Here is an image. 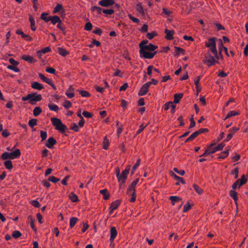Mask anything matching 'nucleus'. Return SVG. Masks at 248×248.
Instances as JSON below:
<instances>
[{"label": "nucleus", "instance_id": "1", "mask_svg": "<svg viewBox=\"0 0 248 248\" xmlns=\"http://www.w3.org/2000/svg\"><path fill=\"white\" fill-rule=\"evenodd\" d=\"M148 43V40H143L140 44L139 47L140 48V57H143L145 59H152L154 56L156 54L157 51H155L153 52H150L147 51H144V48L146 46L147 44Z\"/></svg>", "mask_w": 248, "mask_h": 248}, {"label": "nucleus", "instance_id": "2", "mask_svg": "<svg viewBox=\"0 0 248 248\" xmlns=\"http://www.w3.org/2000/svg\"><path fill=\"white\" fill-rule=\"evenodd\" d=\"M130 170V168H127L122 171L120 174V170L118 167L116 168V174L118 178V182L120 183V187L122 186V185L124 184L127 179V176Z\"/></svg>", "mask_w": 248, "mask_h": 248}, {"label": "nucleus", "instance_id": "3", "mask_svg": "<svg viewBox=\"0 0 248 248\" xmlns=\"http://www.w3.org/2000/svg\"><path fill=\"white\" fill-rule=\"evenodd\" d=\"M42 99L41 94H37V93L28 94L22 98L23 101L29 100V103L31 105H35L36 102L40 101Z\"/></svg>", "mask_w": 248, "mask_h": 248}, {"label": "nucleus", "instance_id": "4", "mask_svg": "<svg viewBox=\"0 0 248 248\" xmlns=\"http://www.w3.org/2000/svg\"><path fill=\"white\" fill-rule=\"evenodd\" d=\"M139 178H137L133 181L127 190V194L132 196V197L130 200V202H134L136 200V186L139 182Z\"/></svg>", "mask_w": 248, "mask_h": 248}, {"label": "nucleus", "instance_id": "5", "mask_svg": "<svg viewBox=\"0 0 248 248\" xmlns=\"http://www.w3.org/2000/svg\"><path fill=\"white\" fill-rule=\"evenodd\" d=\"M216 38L215 37L210 38L208 39V42L205 43V46L209 47L211 51L213 53L214 57L217 60L219 59L217 55V51L216 48Z\"/></svg>", "mask_w": 248, "mask_h": 248}, {"label": "nucleus", "instance_id": "6", "mask_svg": "<svg viewBox=\"0 0 248 248\" xmlns=\"http://www.w3.org/2000/svg\"><path fill=\"white\" fill-rule=\"evenodd\" d=\"M21 155V152L19 149H16L14 152L11 153L4 152L1 156V158L3 160L14 159L18 158Z\"/></svg>", "mask_w": 248, "mask_h": 248}, {"label": "nucleus", "instance_id": "7", "mask_svg": "<svg viewBox=\"0 0 248 248\" xmlns=\"http://www.w3.org/2000/svg\"><path fill=\"white\" fill-rule=\"evenodd\" d=\"M216 57L212 56L209 52H208L205 56V59L203 61V62L206 64L208 67L214 65L216 63H217L218 61L215 59Z\"/></svg>", "mask_w": 248, "mask_h": 248}, {"label": "nucleus", "instance_id": "8", "mask_svg": "<svg viewBox=\"0 0 248 248\" xmlns=\"http://www.w3.org/2000/svg\"><path fill=\"white\" fill-rule=\"evenodd\" d=\"M151 84V82H148L143 84L140 88L138 93V94L140 96H143L145 95L147 93L148 91L149 87Z\"/></svg>", "mask_w": 248, "mask_h": 248}, {"label": "nucleus", "instance_id": "9", "mask_svg": "<svg viewBox=\"0 0 248 248\" xmlns=\"http://www.w3.org/2000/svg\"><path fill=\"white\" fill-rule=\"evenodd\" d=\"M56 140L54 138L50 137L48 138L46 141V146L49 149H52L53 148V146L56 143Z\"/></svg>", "mask_w": 248, "mask_h": 248}, {"label": "nucleus", "instance_id": "10", "mask_svg": "<svg viewBox=\"0 0 248 248\" xmlns=\"http://www.w3.org/2000/svg\"><path fill=\"white\" fill-rule=\"evenodd\" d=\"M114 3V0H101L99 2V5L104 7H108Z\"/></svg>", "mask_w": 248, "mask_h": 248}, {"label": "nucleus", "instance_id": "11", "mask_svg": "<svg viewBox=\"0 0 248 248\" xmlns=\"http://www.w3.org/2000/svg\"><path fill=\"white\" fill-rule=\"evenodd\" d=\"M164 32L166 34L165 38L169 40H171L173 39V35L174 34V31L173 30H169L165 29Z\"/></svg>", "mask_w": 248, "mask_h": 248}, {"label": "nucleus", "instance_id": "12", "mask_svg": "<svg viewBox=\"0 0 248 248\" xmlns=\"http://www.w3.org/2000/svg\"><path fill=\"white\" fill-rule=\"evenodd\" d=\"M117 235V230L114 227H111L110 228V240L113 242Z\"/></svg>", "mask_w": 248, "mask_h": 248}, {"label": "nucleus", "instance_id": "13", "mask_svg": "<svg viewBox=\"0 0 248 248\" xmlns=\"http://www.w3.org/2000/svg\"><path fill=\"white\" fill-rule=\"evenodd\" d=\"M49 19L53 25L56 24L57 23L59 24L62 23V20L60 17L57 16H50Z\"/></svg>", "mask_w": 248, "mask_h": 248}, {"label": "nucleus", "instance_id": "14", "mask_svg": "<svg viewBox=\"0 0 248 248\" xmlns=\"http://www.w3.org/2000/svg\"><path fill=\"white\" fill-rule=\"evenodd\" d=\"M21 59L28 62L30 63H32L36 62V60H35L33 57L29 55H23L22 56Z\"/></svg>", "mask_w": 248, "mask_h": 248}, {"label": "nucleus", "instance_id": "15", "mask_svg": "<svg viewBox=\"0 0 248 248\" xmlns=\"http://www.w3.org/2000/svg\"><path fill=\"white\" fill-rule=\"evenodd\" d=\"M31 87L34 89L41 90L44 88L42 84H40L37 82H33L31 83Z\"/></svg>", "mask_w": 248, "mask_h": 248}, {"label": "nucleus", "instance_id": "16", "mask_svg": "<svg viewBox=\"0 0 248 248\" xmlns=\"http://www.w3.org/2000/svg\"><path fill=\"white\" fill-rule=\"evenodd\" d=\"M58 51L59 54L63 57H65L69 54V52L66 50V49L62 47H58Z\"/></svg>", "mask_w": 248, "mask_h": 248}, {"label": "nucleus", "instance_id": "17", "mask_svg": "<svg viewBox=\"0 0 248 248\" xmlns=\"http://www.w3.org/2000/svg\"><path fill=\"white\" fill-rule=\"evenodd\" d=\"M100 193L103 194V198L105 200H107L109 199L110 197V194L107 189L101 190L100 191Z\"/></svg>", "mask_w": 248, "mask_h": 248}, {"label": "nucleus", "instance_id": "18", "mask_svg": "<svg viewBox=\"0 0 248 248\" xmlns=\"http://www.w3.org/2000/svg\"><path fill=\"white\" fill-rule=\"evenodd\" d=\"M157 46L154 45L152 44H149L148 45L146 46L144 48V51L149 50L151 51H154L157 48Z\"/></svg>", "mask_w": 248, "mask_h": 248}, {"label": "nucleus", "instance_id": "19", "mask_svg": "<svg viewBox=\"0 0 248 248\" xmlns=\"http://www.w3.org/2000/svg\"><path fill=\"white\" fill-rule=\"evenodd\" d=\"M51 121L52 122V124L55 126V128L57 127L60 124H61L62 122L61 120L57 118H52L51 119Z\"/></svg>", "mask_w": 248, "mask_h": 248}, {"label": "nucleus", "instance_id": "20", "mask_svg": "<svg viewBox=\"0 0 248 248\" xmlns=\"http://www.w3.org/2000/svg\"><path fill=\"white\" fill-rule=\"evenodd\" d=\"M51 121L52 122V124L55 126V128L57 127L60 124H61L62 122L61 120L57 118H52L51 119Z\"/></svg>", "mask_w": 248, "mask_h": 248}, {"label": "nucleus", "instance_id": "21", "mask_svg": "<svg viewBox=\"0 0 248 248\" xmlns=\"http://www.w3.org/2000/svg\"><path fill=\"white\" fill-rule=\"evenodd\" d=\"M170 175L174 178L175 179L179 180L183 185L186 184V182L183 178L175 174L173 172H170Z\"/></svg>", "mask_w": 248, "mask_h": 248}, {"label": "nucleus", "instance_id": "22", "mask_svg": "<svg viewBox=\"0 0 248 248\" xmlns=\"http://www.w3.org/2000/svg\"><path fill=\"white\" fill-rule=\"evenodd\" d=\"M120 203V200L115 201L111 203L109 208H112V210L116 209L119 206Z\"/></svg>", "mask_w": 248, "mask_h": 248}, {"label": "nucleus", "instance_id": "23", "mask_svg": "<svg viewBox=\"0 0 248 248\" xmlns=\"http://www.w3.org/2000/svg\"><path fill=\"white\" fill-rule=\"evenodd\" d=\"M183 93H176L174 95L173 102L175 104L178 103L180 99L183 97Z\"/></svg>", "mask_w": 248, "mask_h": 248}, {"label": "nucleus", "instance_id": "24", "mask_svg": "<svg viewBox=\"0 0 248 248\" xmlns=\"http://www.w3.org/2000/svg\"><path fill=\"white\" fill-rule=\"evenodd\" d=\"M237 180H239V187L242 186V185L245 184L247 182V178L246 177L245 175L243 174L241 179H239Z\"/></svg>", "mask_w": 248, "mask_h": 248}, {"label": "nucleus", "instance_id": "25", "mask_svg": "<svg viewBox=\"0 0 248 248\" xmlns=\"http://www.w3.org/2000/svg\"><path fill=\"white\" fill-rule=\"evenodd\" d=\"M55 129L63 133L65 131V130L67 129V127L62 123L57 127H56Z\"/></svg>", "mask_w": 248, "mask_h": 248}, {"label": "nucleus", "instance_id": "26", "mask_svg": "<svg viewBox=\"0 0 248 248\" xmlns=\"http://www.w3.org/2000/svg\"><path fill=\"white\" fill-rule=\"evenodd\" d=\"M199 136L198 133H197V131L192 134L186 140L185 142H187L193 140L195 139L197 137Z\"/></svg>", "mask_w": 248, "mask_h": 248}, {"label": "nucleus", "instance_id": "27", "mask_svg": "<svg viewBox=\"0 0 248 248\" xmlns=\"http://www.w3.org/2000/svg\"><path fill=\"white\" fill-rule=\"evenodd\" d=\"M230 195L234 200V201L235 202V204H237L236 202L238 199L237 192L234 190H231L230 191Z\"/></svg>", "mask_w": 248, "mask_h": 248}, {"label": "nucleus", "instance_id": "28", "mask_svg": "<svg viewBox=\"0 0 248 248\" xmlns=\"http://www.w3.org/2000/svg\"><path fill=\"white\" fill-rule=\"evenodd\" d=\"M29 21L30 22V23H31V29L34 31L36 30V27H35V21H34V19L33 18V17L31 16H29Z\"/></svg>", "mask_w": 248, "mask_h": 248}, {"label": "nucleus", "instance_id": "29", "mask_svg": "<svg viewBox=\"0 0 248 248\" xmlns=\"http://www.w3.org/2000/svg\"><path fill=\"white\" fill-rule=\"evenodd\" d=\"M136 8L137 11L140 13L142 15H144L143 8L141 3H138L136 5Z\"/></svg>", "mask_w": 248, "mask_h": 248}, {"label": "nucleus", "instance_id": "30", "mask_svg": "<svg viewBox=\"0 0 248 248\" xmlns=\"http://www.w3.org/2000/svg\"><path fill=\"white\" fill-rule=\"evenodd\" d=\"M193 187L194 188L195 191L199 195L202 194L203 193V189L196 184L193 185Z\"/></svg>", "mask_w": 248, "mask_h": 248}, {"label": "nucleus", "instance_id": "31", "mask_svg": "<svg viewBox=\"0 0 248 248\" xmlns=\"http://www.w3.org/2000/svg\"><path fill=\"white\" fill-rule=\"evenodd\" d=\"M4 166L7 169L11 170L13 167L12 162L11 160H6L4 162Z\"/></svg>", "mask_w": 248, "mask_h": 248}, {"label": "nucleus", "instance_id": "32", "mask_svg": "<svg viewBox=\"0 0 248 248\" xmlns=\"http://www.w3.org/2000/svg\"><path fill=\"white\" fill-rule=\"evenodd\" d=\"M69 197L72 202H76L78 201V196L73 192L69 194Z\"/></svg>", "mask_w": 248, "mask_h": 248}, {"label": "nucleus", "instance_id": "33", "mask_svg": "<svg viewBox=\"0 0 248 248\" xmlns=\"http://www.w3.org/2000/svg\"><path fill=\"white\" fill-rule=\"evenodd\" d=\"M170 199L171 200V203L173 205L175 204V202H179L181 200V198L175 196H170Z\"/></svg>", "mask_w": 248, "mask_h": 248}, {"label": "nucleus", "instance_id": "34", "mask_svg": "<svg viewBox=\"0 0 248 248\" xmlns=\"http://www.w3.org/2000/svg\"><path fill=\"white\" fill-rule=\"evenodd\" d=\"M42 111L39 107H35L33 111V114L34 116H37L42 113Z\"/></svg>", "mask_w": 248, "mask_h": 248}, {"label": "nucleus", "instance_id": "35", "mask_svg": "<svg viewBox=\"0 0 248 248\" xmlns=\"http://www.w3.org/2000/svg\"><path fill=\"white\" fill-rule=\"evenodd\" d=\"M78 218L76 217H71L70 219V227L72 228L78 221Z\"/></svg>", "mask_w": 248, "mask_h": 248}, {"label": "nucleus", "instance_id": "36", "mask_svg": "<svg viewBox=\"0 0 248 248\" xmlns=\"http://www.w3.org/2000/svg\"><path fill=\"white\" fill-rule=\"evenodd\" d=\"M28 219L30 220L31 228L34 231L36 232V229L34 226V219L32 218V216L31 215H30L28 217Z\"/></svg>", "mask_w": 248, "mask_h": 248}, {"label": "nucleus", "instance_id": "37", "mask_svg": "<svg viewBox=\"0 0 248 248\" xmlns=\"http://www.w3.org/2000/svg\"><path fill=\"white\" fill-rule=\"evenodd\" d=\"M37 119H32L29 121L28 124L31 128H33L35 125H37Z\"/></svg>", "mask_w": 248, "mask_h": 248}, {"label": "nucleus", "instance_id": "38", "mask_svg": "<svg viewBox=\"0 0 248 248\" xmlns=\"http://www.w3.org/2000/svg\"><path fill=\"white\" fill-rule=\"evenodd\" d=\"M193 205V204H190L187 202L184 206L183 208V212H186L188 210H190L191 207Z\"/></svg>", "mask_w": 248, "mask_h": 248}, {"label": "nucleus", "instance_id": "39", "mask_svg": "<svg viewBox=\"0 0 248 248\" xmlns=\"http://www.w3.org/2000/svg\"><path fill=\"white\" fill-rule=\"evenodd\" d=\"M174 48L176 50V52L174 54L175 56L179 55L180 52L184 54L185 50L184 49L177 46H175Z\"/></svg>", "mask_w": 248, "mask_h": 248}, {"label": "nucleus", "instance_id": "40", "mask_svg": "<svg viewBox=\"0 0 248 248\" xmlns=\"http://www.w3.org/2000/svg\"><path fill=\"white\" fill-rule=\"evenodd\" d=\"M157 35V34L155 31L152 32L147 33L146 34L147 37L150 40L152 39L154 37Z\"/></svg>", "mask_w": 248, "mask_h": 248}, {"label": "nucleus", "instance_id": "41", "mask_svg": "<svg viewBox=\"0 0 248 248\" xmlns=\"http://www.w3.org/2000/svg\"><path fill=\"white\" fill-rule=\"evenodd\" d=\"M108 145H109V140L107 139V137H105L104 139V141H103V148L105 150H107L108 149Z\"/></svg>", "mask_w": 248, "mask_h": 248}, {"label": "nucleus", "instance_id": "42", "mask_svg": "<svg viewBox=\"0 0 248 248\" xmlns=\"http://www.w3.org/2000/svg\"><path fill=\"white\" fill-rule=\"evenodd\" d=\"M91 10L93 12L96 11L98 14H101L102 12V8L96 6H93L91 8Z\"/></svg>", "mask_w": 248, "mask_h": 248}, {"label": "nucleus", "instance_id": "43", "mask_svg": "<svg viewBox=\"0 0 248 248\" xmlns=\"http://www.w3.org/2000/svg\"><path fill=\"white\" fill-rule=\"evenodd\" d=\"M21 235V233L18 231H14L12 234V237L16 239L20 237Z\"/></svg>", "mask_w": 248, "mask_h": 248}, {"label": "nucleus", "instance_id": "44", "mask_svg": "<svg viewBox=\"0 0 248 248\" xmlns=\"http://www.w3.org/2000/svg\"><path fill=\"white\" fill-rule=\"evenodd\" d=\"M78 92L82 97H89L91 95L90 93L86 91L78 90Z\"/></svg>", "mask_w": 248, "mask_h": 248}, {"label": "nucleus", "instance_id": "45", "mask_svg": "<svg viewBox=\"0 0 248 248\" xmlns=\"http://www.w3.org/2000/svg\"><path fill=\"white\" fill-rule=\"evenodd\" d=\"M116 126L118 127L117 132L118 137H119L120 134L122 133V132L123 131V127L122 124H119V122H117Z\"/></svg>", "mask_w": 248, "mask_h": 248}, {"label": "nucleus", "instance_id": "46", "mask_svg": "<svg viewBox=\"0 0 248 248\" xmlns=\"http://www.w3.org/2000/svg\"><path fill=\"white\" fill-rule=\"evenodd\" d=\"M48 14L46 13H42L41 15V18L44 20L45 22H47L50 21V16H46Z\"/></svg>", "mask_w": 248, "mask_h": 248}, {"label": "nucleus", "instance_id": "47", "mask_svg": "<svg viewBox=\"0 0 248 248\" xmlns=\"http://www.w3.org/2000/svg\"><path fill=\"white\" fill-rule=\"evenodd\" d=\"M62 9V5L60 4H57L56 6V7L54 8L53 10V13H57L59 12Z\"/></svg>", "mask_w": 248, "mask_h": 248}, {"label": "nucleus", "instance_id": "48", "mask_svg": "<svg viewBox=\"0 0 248 248\" xmlns=\"http://www.w3.org/2000/svg\"><path fill=\"white\" fill-rule=\"evenodd\" d=\"M239 113L238 112H236V111H230L228 114L227 115H226L225 118V120L232 117V116H235V115H238Z\"/></svg>", "mask_w": 248, "mask_h": 248}, {"label": "nucleus", "instance_id": "49", "mask_svg": "<svg viewBox=\"0 0 248 248\" xmlns=\"http://www.w3.org/2000/svg\"><path fill=\"white\" fill-rule=\"evenodd\" d=\"M239 169L236 168L231 171V174L234 175V178L237 179L238 177Z\"/></svg>", "mask_w": 248, "mask_h": 248}, {"label": "nucleus", "instance_id": "50", "mask_svg": "<svg viewBox=\"0 0 248 248\" xmlns=\"http://www.w3.org/2000/svg\"><path fill=\"white\" fill-rule=\"evenodd\" d=\"M92 28H93V26H92V23L90 22H88L86 23L85 27H84V29L86 31H90L92 30Z\"/></svg>", "mask_w": 248, "mask_h": 248}, {"label": "nucleus", "instance_id": "51", "mask_svg": "<svg viewBox=\"0 0 248 248\" xmlns=\"http://www.w3.org/2000/svg\"><path fill=\"white\" fill-rule=\"evenodd\" d=\"M70 129L75 132H78L79 130V127L76 124L73 123L71 124Z\"/></svg>", "mask_w": 248, "mask_h": 248}, {"label": "nucleus", "instance_id": "52", "mask_svg": "<svg viewBox=\"0 0 248 248\" xmlns=\"http://www.w3.org/2000/svg\"><path fill=\"white\" fill-rule=\"evenodd\" d=\"M16 65H9L7 66V68L9 69L12 70L16 72H18L20 71L19 69L16 66Z\"/></svg>", "mask_w": 248, "mask_h": 248}, {"label": "nucleus", "instance_id": "53", "mask_svg": "<svg viewBox=\"0 0 248 248\" xmlns=\"http://www.w3.org/2000/svg\"><path fill=\"white\" fill-rule=\"evenodd\" d=\"M48 107L50 110L55 111H58L59 109L58 106H57L56 105L48 104Z\"/></svg>", "mask_w": 248, "mask_h": 248}, {"label": "nucleus", "instance_id": "54", "mask_svg": "<svg viewBox=\"0 0 248 248\" xmlns=\"http://www.w3.org/2000/svg\"><path fill=\"white\" fill-rule=\"evenodd\" d=\"M48 181H51L54 183L58 182L60 181V179L55 177V176H51L48 178Z\"/></svg>", "mask_w": 248, "mask_h": 248}, {"label": "nucleus", "instance_id": "55", "mask_svg": "<svg viewBox=\"0 0 248 248\" xmlns=\"http://www.w3.org/2000/svg\"><path fill=\"white\" fill-rule=\"evenodd\" d=\"M229 151H230V149H228L227 150H226L224 152H222L221 154H224L225 155L224 156L220 155L218 157V158H219V159H220V158L224 159V158H226L228 155H229Z\"/></svg>", "mask_w": 248, "mask_h": 248}, {"label": "nucleus", "instance_id": "56", "mask_svg": "<svg viewBox=\"0 0 248 248\" xmlns=\"http://www.w3.org/2000/svg\"><path fill=\"white\" fill-rule=\"evenodd\" d=\"M140 158H139L137 160V162L136 163L135 165L133 167L132 170L131 172L132 174H133L134 173V171L136 170L137 168L140 165Z\"/></svg>", "mask_w": 248, "mask_h": 248}, {"label": "nucleus", "instance_id": "57", "mask_svg": "<svg viewBox=\"0 0 248 248\" xmlns=\"http://www.w3.org/2000/svg\"><path fill=\"white\" fill-rule=\"evenodd\" d=\"M102 12L107 15H112L114 13V11L113 9H104Z\"/></svg>", "mask_w": 248, "mask_h": 248}, {"label": "nucleus", "instance_id": "58", "mask_svg": "<svg viewBox=\"0 0 248 248\" xmlns=\"http://www.w3.org/2000/svg\"><path fill=\"white\" fill-rule=\"evenodd\" d=\"M40 137L42 139V141L45 140L47 137V133L45 131H41L40 132Z\"/></svg>", "mask_w": 248, "mask_h": 248}, {"label": "nucleus", "instance_id": "59", "mask_svg": "<svg viewBox=\"0 0 248 248\" xmlns=\"http://www.w3.org/2000/svg\"><path fill=\"white\" fill-rule=\"evenodd\" d=\"M190 124L189 127V129L192 128L195 126V122L194 121L193 116L192 115L191 118H190Z\"/></svg>", "mask_w": 248, "mask_h": 248}, {"label": "nucleus", "instance_id": "60", "mask_svg": "<svg viewBox=\"0 0 248 248\" xmlns=\"http://www.w3.org/2000/svg\"><path fill=\"white\" fill-rule=\"evenodd\" d=\"M128 16L133 22L136 23H139L140 22V20L138 18L132 16L131 15L129 14Z\"/></svg>", "mask_w": 248, "mask_h": 248}, {"label": "nucleus", "instance_id": "61", "mask_svg": "<svg viewBox=\"0 0 248 248\" xmlns=\"http://www.w3.org/2000/svg\"><path fill=\"white\" fill-rule=\"evenodd\" d=\"M82 114L86 118H91L93 116V113L86 111H84Z\"/></svg>", "mask_w": 248, "mask_h": 248}, {"label": "nucleus", "instance_id": "62", "mask_svg": "<svg viewBox=\"0 0 248 248\" xmlns=\"http://www.w3.org/2000/svg\"><path fill=\"white\" fill-rule=\"evenodd\" d=\"M224 146H225L224 144L220 143L219 145H218L217 146L215 147V149L216 152L217 151H221L223 149Z\"/></svg>", "mask_w": 248, "mask_h": 248}, {"label": "nucleus", "instance_id": "63", "mask_svg": "<svg viewBox=\"0 0 248 248\" xmlns=\"http://www.w3.org/2000/svg\"><path fill=\"white\" fill-rule=\"evenodd\" d=\"M173 170L182 176L184 175L185 174V171L184 170H179L178 169L176 168H174L173 169Z\"/></svg>", "mask_w": 248, "mask_h": 248}, {"label": "nucleus", "instance_id": "64", "mask_svg": "<svg viewBox=\"0 0 248 248\" xmlns=\"http://www.w3.org/2000/svg\"><path fill=\"white\" fill-rule=\"evenodd\" d=\"M63 106L66 108H68L72 106V104L71 102L68 100H66L64 102Z\"/></svg>", "mask_w": 248, "mask_h": 248}]
</instances>
